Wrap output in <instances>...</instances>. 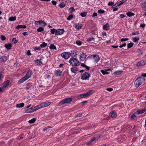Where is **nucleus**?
Masks as SVG:
<instances>
[{
  "label": "nucleus",
  "mask_w": 146,
  "mask_h": 146,
  "mask_svg": "<svg viewBox=\"0 0 146 146\" xmlns=\"http://www.w3.org/2000/svg\"><path fill=\"white\" fill-rule=\"evenodd\" d=\"M145 78L142 77H138L134 82V85L135 87L138 88L145 81Z\"/></svg>",
  "instance_id": "f257e3e1"
},
{
  "label": "nucleus",
  "mask_w": 146,
  "mask_h": 146,
  "mask_svg": "<svg viewBox=\"0 0 146 146\" xmlns=\"http://www.w3.org/2000/svg\"><path fill=\"white\" fill-rule=\"evenodd\" d=\"M69 63L72 66H77L79 64V61L76 58H71L69 61Z\"/></svg>",
  "instance_id": "f03ea898"
},
{
  "label": "nucleus",
  "mask_w": 146,
  "mask_h": 146,
  "mask_svg": "<svg viewBox=\"0 0 146 146\" xmlns=\"http://www.w3.org/2000/svg\"><path fill=\"white\" fill-rule=\"evenodd\" d=\"M71 98H67L64 99L62 100L59 103V106H61L65 103H68L70 102L72 100Z\"/></svg>",
  "instance_id": "7ed1b4c3"
},
{
  "label": "nucleus",
  "mask_w": 146,
  "mask_h": 146,
  "mask_svg": "<svg viewBox=\"0 0 146 146\" xmlns=\"http://www.w3.org/2000/svg\"><path fill=\"white\" fill-rule=\"evenodd\" d=\"M90 76V74L89 73L85 72L81 76V78L82 80H88Z\"/></svg>",
  "instance_id": "20e7f679"
},
{
  "label": "nucleus",
  "mask_w": 146,
  "mask_h": 146,
  "mask_svg": "<svg viewBox=\"0 0 146 146\" xmlns=\"http://www.w3.org/2000/svg\"><path fill=\"white\" fill-rule=\"evenodd\" d=\"M92 90H91L87 93L80 94L79 96V97L80 98H82L87 97L91 94L92 93Z\"/></svg>",
  "instance_id": "39448f33"
},
{
  "label": "nucleus",
  "mask_w": 146,
  "mask_h": 146,
  "mask_svg": "<svg viewBox=\"0 0 146 146\" xmlns=\"http://www.w3.org/2000/svg\"><path fill=\"white\" fill-rule=\"evenodd\" d=\"M61 55L63 58L65 59H67L70 57L71 54L69 52H65L62 53Z\"/></svg>",
  "instance_id": "423d86ee"
},
{
  "label": "nucleus",
  "mask_w": 146,
  "mask_h": 146,
  "mask_svg": "<svg viewBox=\"0 0 146 146\" xmlns=\"http://www.w3.org/2000/svg\"><path fill=\"white\" fill-rule=\"evenodd\" d=\"M64 29H58L56 30V35H61L64 33Z\"/></svg>",
  "instance_id": "0eeeda50"
},
{
  "label": "nucleus",
  "mask_w": 146,
  "mask_h": 146,
  "mask_svg": "<svg viewBox=\"0 0 146 146\" xmlns=\"http://www.w3.org/2000/svg\"><path fill=\"white\" fill-rule=\"evenodd\" d=\"M51 103L50 102H46L41 104V106H42V108H43L48 106Z\"/></svg>",
  "instance_id": "6e6552de"
},
{
  "label": "nucleus",
  "mask_w": 146,
  "mask_h": 146,
  "mask_svg": "<svg viewBox=\"0 0 146 146\" xmlns=\"http://www.w3.org/2000/svg\"><path fill=\"white\" fill-rule=\"evenodd\" d=\"M93 58L94 61L96 62H98L100 60V57L98 55H93Z\"/></svg>",
  "instance_id": "1a4fd4ad"
},
{
  "label": "nucleus",
  "mask_w": 146,
  "mask_h": 146,
  "mask_svg": "<svg viewBox=\"0 0 146 146\" xmlns=\"http://www.w3.org/2000/svg\"><path fill=\"white\" fill-rule=\"evenodd\" d=\"M32 71H29L27 73L24 77L27 80L32 75Z\"/></svg>",
  "instance_id": "9d476101"
},
{
  "label": "nucleus",
  "mask_w": 146,
  "mask_h": 146,
  "mask_svg": "<svg viewBox=\"0 0 146 146\" xmlns=\"http://www.w3.org/2000/svg\"><path fill=\"white\" fill-rule=\"evenodd\" d=\"M35 111V110L34 107H32L27 110H26L25 112L26 113H29L33 112Z\"/></svg>",
  "instance_id": "9b49d317"
},
{
  "label": "nucleus",
  "mask_w": 146,
  "mask_h": 146,
  "mask_svg": "<svg viewBox=\"0 0 146 146\" xmlns=\"http://www.w3.org/2000/svg\"><path fill=\"white\" fill-rule=\"evenodd\" d=\"M146 62V61L145 60H142L140 61L137 64L138 66H141L144 65Z\"/></svg>",
  "instance_id": "f8f14e48"
},
{
  "label": "nucleus",
  "mask_w": 146,
  "mask_h": 146,
  "mask_svg": "<svg viewBox=\"0 0 146 146\" xmlns=\"http://www.w3.org/2000/svg\"><path fill=\"white\" fill-rule=\"evenodd\" d=\"M80 61H83L86 58V55L84 53L82 52V54L80 55Z\"/></svg>",
  "instance_id": "ddd939ff"
},
{
  "label": "nucleus",
  "mask_w": 146,
  "mask_h": 146,
  "mask_svg": "<svg viewBox=\"0 0 146 146\" xmlns=\"http://www.w3.org/2000/svg\"><path fill=\"white\" fill-rule=\"evenodd\" d=\"M9 83L10 81L9 80H7L6 82L3 83L2 86L3 88H4V89H5L9 84Z\"/></svg>",
  "instance_id": "4468645a"
},
{
  "label": "nucleus",
  "mask_w": 146,
  "mask_h": 146,
  "mask_svg": "<svg viewBox=\"0 0 146 146\" xmlns=\"http://www.w3.org/2000/svg\"><path fill=\"white\" fill-rule=\"evenodd\" d=\"M8 58L5 56H1L0 57V61L1 62H5L8 59Z\"/></svg>",
  "instance_id": "2eb2a0df"
},
{
  "label": "nucleus",
  "mask_w": 146,
  "mask_h": 146,
  "mask_svg": "<svg viewBox=\"0 0 146 146\" xmlns=\"http://www.w3.org/2000/svg\"><path fill=\"white\" fill-rule=\"evenodd\" d=\"M110 29V25L107 23L103 26V29L104 30H108Z\"/></svg>",
  "instance_id": "dca6fc26"
},
{
  "label": "nucleus",
  "mask_w": 146,
  "mask_h": 146,
  "mask_svg": "<svg viewBox=\"0 0 146 146\" xmlns=\"http://www.w3.org/2000/svg\"><path fill=\"white\" fill-rule=\"evenodd\" d=\"M78 70V69L76 67H72L71 68V71L73 73H75Z\"/></svg>",
  "instance_id": "f3484780"
},
{
  "label": "nucleus",
  "mask_w": 146,
  "mask_h": 146,
  "mask_svg": "<svg viewBox=\"0 0 146 146\" xmlns=\"http://www.w3.org/2000/svg\"><path fill=\"white\" fill-rule=\"evenodd\" d=\"M96 139V137H93L92 139L89 142L87 143V145H90Z\"/></svg>",
  "instance_id": "a211bd4d"
},
{
  "label": "nucleus",
  "mask_w": 146,
  "mask_h": 146,
  "mask_svg": "<svg viewBox=\"0 0 146 146\" xmlns=\"http://www.w3.org/2000/svg\"><path fill=\"white\" fill-rule=\"evenodd\" d=\"M110 115L112 117H115L117 116L116 112L115 111H112L110 113Z\"/></svg>",
  "instance_id": "6ab92c4d"
},
{
  "label": "nucleus",
  "mask_w": 146,
  "mask_h": 146,
  "mask_svg": "<svg viewBox=\"0 0 146 146\" xmlns=\"http://www.w3.org/2000/svg\"><path fill=\"white\" fill-rule=\"evenodd\" d=\"M26 80H27V79L24 76L23 78H22L19 80L18 83V84H21L26 81Z\"/></svg>",
  "instance_id": "aec40b11"
},
{
  "label": "nucleus",
  "mask_w": 146,
  "mask_h": 146,
  "mask_svg": "<svg viewBox=\"0 0 146 146\" xmlns=\"http://www.w3.org/2000/svg\"><path fill=\"white\" fill-rule=\"evenodd\" d=\"M26 28V26L25 25H19L17 26L16 27V29H25Z\"/></svg>",
  "instance_id": "412c9836"
},
{
  "label": "nucleus",
  "mask_w": 146,
  "mask_h": 146,
  "mask_svg": "<svg viewBox=\"0 0 146 146\" xmlns=\"http://www.w3.org/2000/svg\"><path fill=\"white\" fill-rule=\"evenodd\" d=\"M83 25L81 24H78L77 25H76L75 26V28L78 29H80L82 27Z\"/></svg>",
  "instance_id": "4be33fe9"
},
{
  "label": "nucleus",
  "mask_w": 146,
  "mask_h": 146,
  "mask_svg": "<svg viewBox=\"0 0 146 146\" xmlns=\"http://www.w3.org/2000/svg\"><path fill=\"white\" fill-rule=\"evenodd\" d=\"M37 65H40L42 64L40 60L37 59L35 60Z\"/></svg>",
  "instance_id": "5701e85b"
},
{
  "label": "nucleus",
  "mask_w": 146,
  "mask_h": 146,
  "mask_svg": "<svg viewBox=\"0 0 146 146\" xmlns=\"http://www.w3.org/2000/svg\"><path fill=\"white\" fill-rule=\"evenodd\" d=\"M5 47L7 49L9 50L11 49L12 45L11 44H5Z\"/></svg>",
  "instance_id": "b1692460"
},
{
  "label": "nucleus",
  "mask_w": 146,
  "mask_h": 146,
  "mask_svg": "<svg viewBox=\"0 0 146 146\" xmlns=\"http://www.w3.org/2000/svg\"><path fill=\"white\" fill-rule=\"evenodd\" d=\"M32 86V84L31 83H28L26 84V86L25 87V89L26 90H28Z\"/></svg>",
  "instance_id": "393cba45"
},
{
  "label": "nucleus",
  "mask_w": 146,
  "mask_h": 146,
  "mask_svg": "<svg viewBox=\"0 0 146 146\" xmlns=\"http://www.w3.org/2000/svg\"><path fill=\"white\" fill-rule=\"evenodd\" d=\"M24 103H22L19 104H17L16 107L17 108H21L24 107Z\"/></svg>",
  "instance_id": "a878e982"
},
{
  "label": "nucleus",
  "mask_w": 146,
  "mask_h": 146,
  "mask_svg": "<svg viewBox=\"0 0 146 146\" xmlns=\"http://www.w3.org/2000/svg\"><path fill=\"white\" fill-rule=\"evenodd\" d=\"M127 15L129 17H131L134 16L135 15V14L133 13H132L131 12L129 11L126 13Z\"/></svg>",
  "instance_id": "bb28decb"
},
{
  "label": "nucleus",
  "mask_w": 146,
  "mask_h": 146,
  "mask_svg": "<svg viewBox=\"0 0 146 146\" xmlns=\"http://www.w3.org/2000/svg\"><path fill=\"white\" fill-rule=\"evenodd\" d=\"M39 24L42 25V26H45L46 24L45 23L44 21H42L40 20L39 21Z\"/></svg>",
  "instance_id": "cd10ccee"
},
{
  "label": "nucleus",
  "mask_w": 146,
  "mask_h": 146,
  "mask_svg": "<svg viewBox=\"0 0 146 146\" xmlns=\"http://www.w3.org/2000/svg\"><path fill=\"white\" fill-rule=\"evenodd\" d=\"M62 72V71L59 70H56V75L57 76H60L61 75V73Z\"/></svg>",
  "instance_id": "c85d7f7f"
},
{
  "label": "nucleus",
  "mask_w": 146,
  "mask_h": 146,
  "mask_svg": "<svg viewBox=\"0 0 146 146\" xmlns=\"http://www.w3.org/2000/svg\"><path fill=\"white\" fill-rule=\"evenodd\" d=\"M127 126V125H125L124 126H123L122 127V131H127V129H128V128H131V127H128V128H126V127ZM127 131H128V130H127Z\"/></svg>",
  "instance_id": "c756f323"
},
{
  "label": "nucleus",
  "mask_w": 146,
  "mask_h": 146,
  "mask_svg": "<svg viewBox=\"0 0 146 146\" xmlns=\"http://www.w3.org/2000/svg\"><path fill=\"white\" fill-rule=\"evenodd\" d=\"M52 127L49 126L47 127H44L43 129V131L45 132L46 131H49V128H51Z\"/></svg>",
  "instance_id": "7c9ffc66"
},
{
  "label": "nucleus",
  "mask_w": 146,
  "mask_h": 146,
  "mask_svg": "<svg viewBox=\"0 0 146 146\" xmlns=\"http://www.w3.org/2000/svg\"><path fill=\"white\" fill-rule=\"evenodd\" d=\"M16 19V17H9V20L10 21H14Z\"/></svg>",
  "instance_id": "2f4dec72"
},
{
  "label": "nucleus",
  "mask_w": 146,
  "mask_h": 146,
  "mask_svg": "<svg viewBox=\"0 0 146 146\" xmlns=\"http://www.w3.org/2000/svg\"><path fill=\"white\" fill-rule=\"evenodd\" d=\"M100 72L104 75L107 74H109V72L106 71V70H101Z\"/></svg>",
  "instance_id": "473e14b6"
},
{
  "label": "nucleus",
  "mask_w": 146,
  "mask_h": 146,
  "mask_svg": "<svg viewBox=\"0 0 146 146\" xmlns=\"http://www.w3.org/2000/svg\"><path fill=\"white\" fill-rule=\"evenodd\" d=\"M139 37H135L133 38V41L134 42H135L138 41L139 40Z\"/></svg>",
  "instance_id": "72a5a7b5"
},
{
  "label": "nucleus",
  "mask_w": 146,
  "mask_h": 146,
  "mask_svg": "<svg viewBox=\"0 0 146 146\" xmlns=\"http://www.w3.org/2000/svg\"><path fill=\"white\" fill-rule=\"evenodd\" d=\"M134 44L132 42H130L127 44V48H129L132 47Z\"/></svg>",
  "instance_id": "f704fd0d"
},
{
  "label": "nucleus",
  "mask_w": 146,
  "mask_h": 146,
  "mask_svg": "<svg viewBox=\"0 0 146 146\" xmlns=\"http://www.w3.org/2000/svg\"><path fill=\"white\" fill-rule=\"evenodd\" d=\"M36 119L35 118H33L32 119L29 120L28 122H29V123H33L35 122L36 121Z\"/></svg>",
  "instance_id": "c9c22d12"
},
{
  "label": "nucleus",
  "mask_w": 146,
  "mask_h": 146,
  "mask_svg": "<svg viewBox=\"0 0 146 146\" xmlns=\"http://www.w3.org/2000/svg\"><path fill=\"white\" fill-rule=\"evenodd\" d=\"M56 30L54 29H51L50 32L51 34H54L55 33L56 35Z\"/></svg>",
  "instance_id": "e433bc0d"
},
{
  "label": "nucleus",
  "mask_w": 146,
  "mask_h": 146,
  "mask_svg": "<svg viewBox=\"0 0 146 146\" xmlns=\"http://www.w3.org/2000/svg\"><path fill=\"white\" fill-rule=\"evenodd\" d=\"M145 111V110H138L137 111V112L139 114H141L144 113Z\"/></svg>",
  "instance_id": "4c0bfd02"
},
{
  "label": "nucleus",
  "mask_w": 146,
  "mask_h": 146,
  "mask_svg": "<svg viewBox=\"0 0 146 146\" xmlns=\"http://www.w3.org/2000/svg\"><path fill=\"white\" fill-rule=\"evenodd\" d=\"M49 48L50 49H56V46L53 44H51L49 46Z\"/></svg>",
  "instance_id": "58836bf2"
},
{
  "label": "nucleus",
  "mask_w": 146,
  "mask_h": 146,
  "mask_svg": "<svg viewBox=\"0 0 146 146\" xmlns=\"http://www.w3.org/2000/svg\"><path fill=\"white\" fill-rule=\"evenodd\" d=\"M47 44L45 42H43L41 44H40V47H44L47 46Z\"/></svg>",
  "instance_id": "ea45409f"
},
{
  "label": "nucleus",
  "mask_w": 146,
  "mask_h": 146,
  "mask_svg": "<svg viewBox=\"0 0 146 146\" xmlns=\"http://www.w3.org/2000/svg\"><path fill=\"white\" fill-rule=\"evenodd\" d=\"M35 110V111L41 108H42V106H41V104L40 105H38L36 107H34Z\"/></svg>",
  "instance_id": "a19ab883"
},
{
  "label": "nucleus",
  "mask_w": 146,
  "mask_h": 146,
  "mask_svg": "<svg viewBox=\"0 0 146 146\" xmlns=\"http://www.w3.org/2000/svg\"><path fill=\"white\" fill-rule=\"evenodd\" d=\"M69 10L70 13H71L74 11H75V10L73 7H71L69 9Z\"/></svg>",
  "instance_id": "79ce46f5"
},
{
  "label": "nucleus",
  "mask_w": 146,
  "mask_h": 146,
  "mask_svg": "<svg viewBox=\"0 0 146 146\" xmlns=\"http://www.w3.org/2000/svg\"><path fill=\"white\" fill-rule=\"evenodd\" d=\"M87 13L86 12H83L80 13V15L83 17H85Z\"/></svg>",
  "instance_id": "37998d69"
},
{
  "label": "nucleus",
  "mask_w": 146,
  "mask_h": 146,
  "mask_svg": "<svg viewBox=\"0 0 146 146\" xmlns=\"http://www.w3.org/2000/svg\"><path fill=\"white\" fill-rule=\"evenodd\" d=\"M43 30V28L42 27H40L37 29V31L38 32H41Z\"/></svg>",
  "instance_id": "c03bdc74"
},
{
  "label": "nucleus",
  "mask_w": 146,
  "mask_h": 146,
  "mask_svg": "<svg viewBox=\"0 0 146 146\" xmlns=\"http://www.w3.org/2000/svg\"><path fill=\"white\" fill-rule=\"evenodd\" d=\"M127 0H122L119 2H118L119 3V5H120L124 3L125 1H126Z\"/></svg>",
  "instance_id": "a18cd8bd"
},
{
  "label": "nucleus",
  "mask_w": 146,
  "mask_h": 146,
  "mask_svg": "<svg viewBox=\"0 0 146 146\" xmlns=\"http://www.w3.org/2000/svg\"><path fill=\"white\" fill-rule=\"evenodd\" d=\"M98 13H100L103 14L104 13L105 11L104 10L100 9L98 11Z\"/></svg>",
  "instance_id": "49530a36"
},
{
  "label": "nucleus",
  "mask_w": 146,
  "mask_h": 146,
  "mask_svg": "<svg viewBox=\"0 0 146 146\" xmlns=\"http://www.w3.org/2000/svg\"><path fill=\"white\" fill-rule=\"evenodd\" d=\"M0 38L2 40H6V38L5 36L1 35L0 36Z\"/></svg>",
  "instance_id": "de8ad7c7"
},
{
  "label": "nucleus",
  "mask_w": 146,
  "mask_h": 146,
  "mask_svg": "<svg viewBox=\"0 0 146 146\" xmlns=\"http://www.w3.org/2000/svg\"><path fill=\"white\" fill-rule=\"evenodd\" d=\"M59 6L60 8H63L65 6V5L64 3H61L59 5Z\"/></svg>",
  "instance_id": "09e8293b"
},
{
  "label": "nucleus",
  "mask_w": 146,
  "mask_h": 146,
  "mask_svg": "<svg viewBox=\"0 0 146 146\" xmlns=\"http://www.w3.org/2000/svg\"><path fill=\"white\" fill-rule=\"evenodd\" d=\"M76 44L78 46H80L81 45V42L80 40H77L76 41Z\"/></svg>",
  "instance_id": "8fccbe9b"
},
{
  "label": "nucleus",
  "mask_w": 146,
  "mask_h": 146,
  "mask_svg": "<svg viewBox=\"0 0 146 146\" xmlns=\"http://www.w3.org/2000/svg\"><path fill=\"white\" fill-rule=\"evenodd\" d=\"M34 50H41V47H37V46H35L34 48Z\"/></svg>",
  "instance_id": "3c124183"
},
{
  "label": "nucleus",
  "mask_w": 146,
  "mask_h": 146,
  "mask_svg": "<svg viewBox=\"0 0 146 146\" xmlns=\"http://www.w3.org/2000/svg\"><path fill=\"white\" fill-rule=\"evenodd\" d=\"M12 42L14 44H15L18 41L16 40L15 38H13V39H12Z\"/></svg>",
  "instance_id": "603ef678"
},
{
  "label": "nucleus",
  "mask_w": 146,
  "mask_h": 146,
  "mask_svg": "<svg viewBox=\"0 0 146 146\" xmlns=\"http://www.w3.org/2000/svg\"><path fill=\"white\" fill-rule=\"evenodd\" d=\"M73 18V15H70L67 18V19L69 20Z\"/></svg>",
  "instance_id": "864d4df0"
},
{
  "label": "nucleus",
  "mask_w": 146,
  "mask_h": 146,
  "mask_svg": "<svg viewBox=\"0 0 146 146\" xmlns=\"http://www.w3.org/2000/svg\"><path fill=\"white\" fill-rule=\"evenodd\" d=\"M129 40L128 38H122L121 39V42H125Z\"/></svg>",
  "instance_id": "5fc2aeb1"
},
{
  "label": "nucleus",
  "mask_w": 146,
  "mask_h": 146,
  "mask_svg": "<svg viewBox=\"0 0 146 146\" xmlns=\"http://www.w3.org/2000/svg\"><path fill=\"white\" fill-rule=\"evenodd\" d=\"M94 38H90L87 39L86 41L88 42H89L92 40H94Z\"/></svg>",
  "instance_id": "6e6d98bb"
},
{
  "label": "nucleus",
  "mask_w": 146,
  "mask_h": 146,
  "mask_svg": "<svg viewBox=\"0 0 146 146\" xmlns=\"http://www.w3.org/2000/svg\"><path fill=\"white\" fill-rule=\"evenodd\" d=\"M114 2L112 1H110L108 4V5L112 6L114 4Z\"/></svg>",
  "instance_id": "4d7b16f0"
},
{
  "label": "nucleus",
  "mask_w": 146,
  "mask_h": 146,
  "mask_svg": "<svg viewBox=\"0 0 146 146\" xmlns=\"http://www.w3.org/2000/svg\"><path fill=\"white\" fill-rule=\"evenodd\" d=\"M82 114L81 113H79L75 115V117H81L82 116Z\"/></svg>",
  "instance_id": "13d9d810"
},
{
  "label": "nucleus",
  "mask_w": 146,
  "mask_h": 146,
  "mask_svg": "<svg viewBox=\"0 0 146 146\" xmlns=\"http://www.w3.org/2000/svg\"><path fill=\"white\" fill-rule=\"evenodd\" d=\"M141 7L143 9L144 8H145V7H146V5L145 4V3H142L141 5Z\"/></svg>",
  "instance_id": "bf43d9fd"
},
{
  "label": "nucleus",
  "mask_w": 146,
  "mask_h": 146,
  "mask_svg": "<svg viewBox=\"0 0 146 146\" xmlns=\"http://www.w3.org/2000/svg\"><path fill=\"white\" fill-rule=\"evenodd\" d=\"M120 5H119V3L118 2L117 3L115 4L114 5H113L112 7H116L117 6Z\"/></svg>",
  "instance_id": "052dcab7"
},
{
  "label": "nucleus",
  "mask_w": 146,
  "mask_h": 146,
  "mask_svg": "<svg viewBox=\"0 0 146 146\" xmlns=\"http://www.w3.org/2000/svg\"><path fill=\"white\" fill-rule=\"evenodd\" d=\"M106 90L108 91L111 92L113 90V89L112 88H107Z\"/></svg>",
  "instance_id": "680f3d73"
},
{
  "label": "nucleus",
  "mask_w": 146,
  "mask_h": 146,
  "mask_svg": "<svg viewBox=\"0 0 146 146\" xmlns=\"http://www.w3.org/2000/svg\"><path fill=\"white\" fill-rule=\"evenodd\" d=\"M112 7V8L113 9V11H116L118 10V9L117 7Z\"/></svg>",
  "instance_id": "e2e57ef3"
},
{
  "label": "nucleus",
  "mask_w": 146,
  "mask_h": 146,
  "mask_svg": "<svg viewBox=\"0 0 146 146\" xmlns=\"http://www.w3.org/2000/svg\"><path fill=\"white\" fill-rule=\"evenodd\" d=\"M121 71H115V73L117 74H121Z\"/></svg>",
  "instance_id": "0e129e2a"
},
{
  "label": "nucleus",
  "mask_w": 146,
  "mask_h": 146,
  "mask_svg": "<svg viewBox=\"0 0 146 146\" xmlns=\"http://www.w3.org/2000/svg\"><path fill=\"white\" fill-rule=\"evenodd\" d=\"M27 54L28 56L31 55V53L30 51L29 50H28L27 52Z\"/></svg>",
  "instance_id": "69168bd1"
},
{
  "label": "nucleus",
  "mask_w": 146,
  "mask_h": 146,
  "mask_svg": "<svg viewBox=\"0 0 146 146\" xmlns=\"http://www.w3.org/2000/svg\"><path fill=\"white\" fill-rule=\"evenodd\" d=\"M4 88H3L2 86L0 87V92H1L4 89Z\"/></svg>",
  "instance_id": "338daca9"
},
{
  "label": "nucleus",
  "mask_w": 146,
  "mask_h": 146,
  "mask_svg": "<svg viewBox=\"0 0 146 146\" xmlns=\"http://www.w3.org/2000/svg\"><path fill=\"white\" fill-rule=\"evenodd\" d=\"M135 117L136 115L133 114L131 115V119H133Z\"/></svg>",
  "instance_id": "774afa93"
}]
</instances>
